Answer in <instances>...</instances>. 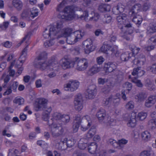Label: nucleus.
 I'll list each match as a JSON object with an SVG mask.
<instances>
[{
  "label": "nucleus",
  "instance_id": "nucleus-60",
  "mask_svg": "<svg viewBox=\"0 0 156 156\" xmlns=\"http://www.w3.org/2000/svg\"><path fill=\"white\" fill-rule=\"evenodd\" d=\"M122 98L124 100H126V97L125 94V91L124 90H122Z\"/></svg>",
  "mask_w": 156,
  "mask_h": 156
},
{
  "label": "nucleus",
  "instance_id": "nucleus-44",
  "mask_svg": "<svg viewBox=\"0 0 156 156\" xmlns=\"http://www.w3.org/2000/svg\"><path fill=\"white\" fill-rule=\"evenodd\" d=\"M105 115V111L104 110L102 113H101V112H98V119L100 120L103 119Z\"/></svg>",
  "mask_w": 156,
  "mask_h": 156
},
{
  "label": "nucleus",
  "instance_id": "nucleus-25",
  "mask_svg": "<svg viewBox=\"0 0 156 156\" xmlns=\"http://www.w3.org/2000/svg\"><path fill=\"white\" fill-rule=\"evenodd\" d=\"M132 54L128 52L123 53L120 56V59L122 61H126L129 59L131 58Z\"/></svg>",
  "mask_w": 156,
  "mask_h": 156
},
{
  "label": "nucleus",
  "instance_id": "nucleus-15",
  "mask_svg": "<svg viewBox=\"0 0 156 156\" xmlns=\"http://www.w3.org/2000/svg\"><path fill=\"white\" fill-rule=\"evenodd\" d=\"M97 87L95 85L91 86L87 90V94L86 95V98L89 99L93 98L97 94Z\"/></svg>",
  "mask_w": 156,
  "mask_h": 156
},
{
  "label": "nucleus",
  "instance_id": "nucleus-47",
  "mask_svg": "<svg viewBox=\"0 0 156 156\" xmlns=\"http://www.w3.org/2000/svg\"><path fill=\"white\" fill-rule=\"evenodd\" d=\"M105 22L106 23H109L111 21L112 18L111 16L108 15H105Z\"/></svg>",
  "mask_w": 156,
  "mask_h": 156
},
{
  "label": "nucleus",
  "instance_id": "nucleus-20",
  "mask_svg": "<svg viewBox=\"0 0 156 156\" xmlns=\"http://www.w3.org/2000/svg\"><path fill=\"white\" fill-rule=\"evenodd\" d=\"M141 136L142 139L146 142L150 140L151 137L150 133L148 131H145L142 132Z\"/></svg>",
  "mask_w": 156,
  "mask_h": 156
},
{
  "label": "nucleus",
  "instance_id": "nucleus-59",
  "mask_svg": "<svg viewBox=\"0 0 156 156\" xmlns=\"http://www.w3.org/2000/svg\"><path fill=\"white\" fill-rule=\"evenodd\" d=\"M79 126V123H78L76 125H73V127H75V128H74L73 131L75 132H76L77 131L78 129Z\"/></svg>",
  "mask_w": 156,
  "mask_h": 156
},
{
  "label": "nucleus",
  "instance_id": "nucleus-21",
  "mask_svg": "<svg viewBox=\"0 0 156 156\" xmlns=\"http://www.w3.org/2000/svg\"><path fill=\"white\" fill-rule=\"evenodd\" d=\"M12 4L18 10H20L23 6L22 2L20 0H13L12 2Z\"/></svg>",
  "mask_w": 156,
  "mask_h": 156
},
{
  "label": "nucleus",
  "instance_id": "nucleus-13",
  "mask_svg": "<svg viewBox=\"0 0 156 156\" xmlns=\"http://www.w3.org/2000/svg\"><path fill=\"white\" fill-rule=\"evenodd\" d=\"M83 45L84 46V51L87 54H89L90 52L93 51L95 49V47L92 44L91 40H87L83 42Z\"/></svg>",
  "mask_w": 156,
  "mask_h": 156
},
{
  "label": "nucleus",
  "instance_id": "nucleus-45",
  "mask_svg": "<svg viewBox=\"0 0 156 156\" xmlns=\"http://www.w3.org/2000/svg\"><path fill=\"white\" fill-rule=\"evenodd\" d=\"M147 42L150 44L153 43L156 44V35L151 37Z\"/></svg>",
  "mask_w": 156,
  "mask_h": 156
},
{
  "label": "nucleus",
  "instance_id": "nucleus-17",
  "mask_svg": "<svg viewBox=\"0 0 156 156\" xmlns=\"http://www.w3.org/2000/svg\"><path fill=\"white\" fill-rule=\"evenodd\" d=\"M116 68V66L111 62L105 63L103 68L106 72H111Z\"/></svg>",
  "mask_w": 156,
  "mask_h": 156
},
{
  "label": "nucleus",
  "instance_id": "nucleus-27",
  "mask_svg": "<svg viewBox=\"0 0 156 156\" xmlns=\"http://www.w3.org/2000/svg\"><path fill=\"white\" fill-rule=\"evenodd\" d=\"M154 153L150 150H145L141 151L139 156H154Z\"/></svg>",
  "mask_w": 156,
  "mask_h": 156
},
{
  "label": "nucleus",
  "instance_id": "nucleus-51",
  "mask_svg": "<svg viewBox=\"0 0 156 156\" xmlns=\"http://www.w3.org/2000/svg\"><path fill=\"white\" fill-rule=\"evenodd\" d=\"M149 5L148 3H146L143 6V8H141L142 11H146L149 8Z\"/></svg>",
  "mask_w": 156,
  "mask_h": 156
},
{
  "label": "nucleus",
  "instance_id": "nucleus-24",
  "mask_svg": "<svg viewBox=\"0 0 156 156\" xmlns=\"http://www.w3.org/2000/svg\"><path fill=\"white\" fill-rule=\"evenodd\" d=\"M52 64L49 65L46 63H43L42 62H41L37 65L36 66L37 68H39L41 70H44L46 69L51 68L52 66Z\"/></svg>",
  "mask_w": 156,
  "mask_h": 156
},
{
  "label": "nucleus",
  "instance_id": "nucleus-57",
  "mask_svg": "<svg viewBox=\"0 0 156 156\" xmlns=\"http://www.w3.org/2000/svg\"><path fill=\"white\" fill-rule=\"evenodd\" d=\"M12 92V90L9 88H8L6 91L3 94L4 95H7L9 94Z\"/></svg>",
  "mask_w": 156,
  "mask_h": 156
},
{
  "label": "nucleus",
  "instance_id": "nucleus-43",
  "mask_svg": "<svg viewBox=\"0 0 156 156\" xmlns=\"http://www.w3.org/2000/svg\"><path fill=\"white\" fill-rule=\"evenodd\" d=\"M124 6L121 3H119L118 4L117 6L116 9L118 10L119 12H122L124 10Z\"/></svg>",
  "mask_w": 156,
  "mask_h": 156
},
{
  "label": "nucleus",
  "instance_id": "nucleus-5",
  "mask_svg": "<svg viewBox=\"0 0 156 156\" xmlns=\"http://www.w3.org/2000/svg\"><path fill=\"white\" fill-rule=\"evenodd\" d=\"M71 30L68 29L66 30L62 36L67 38L66 41L69 44H73L80 39L83 35V33L80 31H77L74 33H71Z\"/></svg>",
  "mask_w": 156,
  "mask_h": 156
},
{
  "label": "nucleus",
  "instance_id": "nucleus-58",
  "mask_svg": "<svg viewBox=\"0 0 156 156\" xmlns=\"http://www.w3.org/2000/svg\"><path fill=\"white\" fill-rule=\"evenodd\" d=\"M11 20L14 23H16L18 21L17 18L15 16H12L11 18Z\"/></svg>",
  "mask_w": 156,
  "mask_h": 156
},
{
  "label": "nucleus",
  "instance_id": "nucleus-42",
  "mask_svg": "<svg viewBox=\"0 0 156 156\" xmlns=\"http://www.w3.org/2000/svg\"><path fill=\"white\" fill-rule=\"evenodd\" d=\"M29 16V13L27 11H24L21 15V17L23 19H27Z\"/></svg>",
  "mask_w": 156,
  "mask_h": 156
},
{
  "label": "nucleus",
  "instance_id": "nucleus-3",
  "mask_svg": "<svg viewBox=\"0 0 156 156\" xmlns=\"http://www.w3.org/2000/svg\"><path fill=\"white\" fill-rule=\"evenodd\" d=\"M62 62V67L63 69L76 66L77 70L82 71L85 69L88 65V63L85 59H79L78 58H76L75 61L71 62L65 59H63Z\"/></svg>",
  "mask_w": 156,
  "mask_h": 156
},
{
  "label": "nucleus",
  "instance_id": "nucleus-34",
  "mask_svg": "<svg viewBox=\"0 0 156 156\" xmlns=\"http://www.w3.org/2000/svg\"><path fill=\"white\" fill-rule=\"evenodd\" d=\"M39 11L36 8L34 7L30 10V16L31 17L34 18L37 16Z\"/></svg>",
  "mask_w": 156,
  "mask_h": 156
},
{
  "label": "nucleus",
  "instance_id": "nucleus-53",
  "mask_svg": "<svg viewBox=\"0 0 156 156\" xmlns=\"http://www.w3.org/2000/svg\"><path fill=\"white\" fill-rule=\"evenodd\" d=\"M20 118L21 119L23 120H24L27 119V115L23 113L20 114Z\"/></svg>",
  "mask_w": 156,
  "mask_h": 156
},
{
  "label": "nucleus",
  "instance_id": "nucleus-14",
  "mask_svg": "<svg viewBox=\"0 0 156 156\" xmlns=\"http://www.w3.org/2000/svg\"><path fill=\"white\" fill-rule=\"evenodd\" d=\"M109 142L115 148H118L120 149L122 147V146L126 144L128 142L127 140L124 139H122L119 140L117 142L116 141L112 139L109 140Z\"/></svg>",
  "mask_w": 156,
  "mask_h": 156
},
{
  "label": "nucleus",
  "instance_id": "nucleus-49",
  "mask_svg": "<svg viewBox=\"0 0 156 156\" xmlns=\"http://www.w3.org/2000/svg\"><path fill=\"white\" fill-rule=\"evenodd\" d=\"M132 136L134 138L137 139L139 137V133L138 131H134L132 133Z\"/></svg>",
  "mask_w": 156,
  "mask_h": 156
},
{
  "label": "nucleus",
  "instance_id": "nucleus-9",
  "mask_svg": "<svg viewBox=\"0 0 156 156\" xmlns=\"http://www.w3.org/2000/svg\"><path fill=\"white\" fill-rule=\"evenodd\" d=\"M79 82L76 80H71L64 85V89L65 90L74 91L78 87Z\"/></svg>",
  "mask_w": 156,
  "mask_h": 156
},
{
  "label": "nucleus",
  "instance_id": "nucleus-36",
  "mask_svg": "<svg viewBox=\"0 0 156 156\" xmlns=\"http://www.w3.org/2000/svg\"><path fill=\"white\" fill-rule=\"evenodd\" d=\"M134 107V102L130 101H129L126 105L125 106L126 108L128 110H131Z\"/></svg>",
  "mask_w": 156,
  "mask_h": 156
},
{
  "label": "nucleus",
  "instance_id": "nucleus-1",
  "mask_svg": "<svg viewBox=\"0 0 156 156\" xmlns=\"http://www.w3.org/2000/svg\"><path fill=\"white\" fill-rule=\"evenodd\" d=\"M7 59L8 61H11V66L9 68V71L7 73H5L2 76V79L4 80L5 83H7L10 78V77L13 76L15 72L14 70L11 69L12 66L15 65L18 68V73L20 75L23 70V68L21 67L22 63L25 60V58H24L22 60L17 61L16 58L14 57V55L10 53L9 51H5L3 55L0 57V60Z\"/></svg>",
  "mask_w": 156,
  "mask_h": 156
},
{
  "label": "nucleus",
  "instance_id": "nucleus-10",
  "mask_svg": "<svg viewBox=\"0 0 156 156\" xmlns=\"http://www.w3.org/2000/svg\"><path fill=\"white\" fill-rule=\"evenodd\" d=\"M83 99L81 94H79L75 97L74 101L75 108L77 111L81 110L83 108Z\"/></svg>",
  "mask_w": 156,
  "mask_h": 156
},
{
  "label": "nucleus",
  "instance_id": "nucleus-40",
  "mask_svg": "<svg viewBox=\"0 0 156 156\" xmlns=\"http://www.w3.org/2000/svg\"><path fill=\"white\" fill-rule=\"evenodd\" d=\"M107 120L108 121V125L110 126H115L116 125V120L113 119H111L110 117H108Z\"/></svg>",
  "mask_w": 156,
  "mask_h": 156
},
{
  "label": "nucleus",
  "instance_id": "nucleus-2",
  "mask_svg": "<svg viewBox=\"0 0 156 156\" xmlns=\"http://www.w3.org/2000/svg\"><path fill=\"white\" fill-rule=\"evenodd\" d=\"M62 26V23L60 24H57V27H55L52 25H50L49 30L47 29H46L44 32L43 33V36L46 39L51 38L48 43L45 42L44 45L45 46H50L54 44V42H52V39L56 38H58L62 37V35L60 36L62 33V31H59V29Z\"/></svg>",
  "mask_w": 156,
  "mask_h": 156
},
{
  "label": "nucleus",
  "instance_id": "nucleus-32",
  "mask_svg": "<svg viewBox=\"0 0 156 156\" xmlns=\"http://www.w3.org/2000/svg\"><path fill=\"white\" fill-rule=\"evenodd\" d=\"M147 116V112H141L138 113L137 118L140 120L142 121L145 119Z\"/></svg>",
  "mask_w": 156,
  "mask_h": 156
},
{
  "label": "nucleus",
  "instance_id": "nucleus-61",
  "mask_svg": "<svg viewBox=\"0 0 156 156\" xmlns=\"http://www.w3.org/2000/svg\"><path fill=\"white\" fill-rule=\"evenodd\" d=\"M30 79V77L28 76H26L24 77V82L27 83L29 81V79Z\"/></svg>",
  "mask_w": 156,
  "mask_h": 156
},
{
  "label": "nucleus",
  "instance_id": "nucleus-54",
  "mask_svg": "<svg viewBox=\"0 0 156 156\" xmlns=\"http://www.w3.org/2000/svg\"><path fill=\"white\" fill-rule=\"evenodd\" d=\"M107 81L106 79H98V83L100 84H103L105 82Z\"/></svg>",
  "mask_w": 156,
  "mask_h": 156
},
{
  "label": "nucleus",
  "instance_id": "nucleus-26",
  "mask_svg": "<svg viewBox=\"0 0 156 156\" xmlns=\"http://www.w3.org/2000/svg\"><path fill=\"white\" fill-rule=\"evenodd\" d=\"M132 16H133V21L136 24H140L142 21L141 16L140 15H135L136 14H131Z\"/></svg>",
  "mask_w": 156,
  "mask_h": 156
},
{
  "label": "nucleus",
  "instance_id": "nucleus-11",
  "mask_svg": "<svg viewBox=\"0 0 156 156\" xmlns=\"http://www.w3.org/2000/svg\"><path fill=\"white\" fill-rule=\"evenodd\" d=\"M120 94L119 93L116 94L115 96H114L113 98L112 96H110L105 101V104L106 105H108L109 104L112 103L114 106L118 105L119 103Z\"/></svg>",
  "mask_w": 156,
  "mask_h": 156
},
{
  "label": "nucleus",
  "instance_id": "nucleus-52",
  "mask_svg": "<svg viewBox=\"0 0 156 156\" xmlns=\"http://www.w3.org/2000/svg\"><path fill=\"white\" fill-rule=\"evenodd\" d=\"M18 85V83L17 82H14L13 83L12 86V88L14 90H16V89L17 86Z\"/></svg>",
  "mask_w": 156,
  "mask_h": 156
},
{
  "label": "nucleus",
  "instance_id": "nucleus-30",
  "mask_svg": "<svg viewBox=\"0 0 156 156\" xmlns=\"http://www.w3.org/2000/svg\"><path fill=\"white\" fill-rule=\"evenodd\" d=\"M147 97V95L144 93L139 94L135 97V98L138 100L139 102H141L144 100Z\"/></svg>",
  "mask_w": 156,
  "mask_h": 156
},
{
  "label": "nucleus",
  "instance_id": "nucleus-19",
  "mask_svg": "<svg viewBox=\"0 0 156 156\" xmlns=\"http://www.w3.org/2000/svg\"><path fill=\"white\" fill-rule=\"evenodd\" d=\"M140 11H142L141 5L140 4L135 5L131 8L129 12L130 14H136Z\"/></svg>",
  "mask_w": 156,
  "mask_h": 156
},
{
  "label": "nucleus",
  "instance_id": "nucleus-18",
  "mask_svg": "<svg viewBox=\"0 0 156 156\" xmlns=\"http://www.w3.org/2000/svg\"><path fill=\"white\" fill-rule=\"evenodd\" d=\"M146 61V59L144 56L140 55L137 58H135L134 60V63L137 65H143Z\"/></svg>",
  "mask_w": 156,
  "mask_h": 156
},
{
  "label": "nucleus",
  "instance_id": "nucleus-6",
  "mask_svg": "<svg viewBox=\"0 0 156 156\" xmlns=\"http://www.w3.org/2000/svg\"><path fill=\"white\" fill-rule=\"evenodd\" d=\"M47 102L48 101L46 99L40 98L38 100V105L35 106L36 110H39L40 108L42 107L44 108L42 118L45 121L48 120L50 113L51 110V107L47 105Z\"/></svg>",
  "mask_w": 156,
  "mask_h": 156
},
{
  "label": "nucleus",
  "instance_id": "nucleus-8",
  "mask_svg": "<svg viewBox=\"0 0 156 156\" xmlns=\"http://www.w3.org/2000/svg\"><path fill=\"white\" fill-rule=\"evenodd\" d=\"M100 51L107 54L108 52L111 51L116 56L119 54V51L118 50V47L116 45L112 47L108 44H104L101 48Z\"/></svg>",
  "mask_w": 156,
  "mask_h": 156
},
{
  "label": "nucleus",
  "instance_id": "nucleus-12",
  "mask_svg": "<svg viewBox=\"0 0 156 156\" xmlns=\"http://www.w3.org/2000/svg\"><path fill=\"white\" fill-rule=\"evenodd\" d=\"M136 113L133 112L127 120V125L128 127L131 128L135 127L137 124V122L136 119Z\"/></svg>",
  "mask_w": 156,
  "mask_h": 156
},
{
  "label": "nucleus",
  "instance_id": "nucleus-63",
  "mask_svg": "<svg viewBox=\"0 0 156 156\" xmlns=\"http://www.w3.org/2000/svg\"><path fill=\"white\" fill-rule=\"evenodd\" d=\"M151 115L153 119L155 120V119H156V112H152Z\"/></svg>",
  "mask_w": 156,
  "mask_h": 156
},
{
  "label": "nucleus",
  "instance_id": "nucleus-28",
  "mask_svg": "<svg viewBox=\"0 0 156 156\" xmlns=\"http://www.w3.org/2000/svg\"><path fill=\"white\" fill-rule=\"evenodd\" d=\"M130 49L132 52V53L131 54L132 55L130 56L131 57L133 56H135L138 53L140 49V48L134 45H132L130 46Z\"/></svg>",
  "mask_w": 156,
  "mask_h": 156
},
{
  "label": "nucleus",
  "instance_id": "nucleus-22",
  "mask_svg": "<svg viewBox=\"0 0 156 156\" xmlns=\"http://www.w3.org/2000/svg\"><path fill=\"white\" fill-rule=\"evenodd\" d=\"M144 71L141 69L140 68H135L133 69L132 74V75L134 76L137 75L138 77H140L143 76L144 74Z\"/></svg>",
  "mask_w": 156,
  "mask_h": 156
},
{
  "label": "nucleus",
  "instance_id": "nucleus-55",
  "mask_svg": "<svg viewBox=\"0 0 156 156\" xmlns=\"http://www.w3.org/2000/svg\"><path fill=\"white\" fill-rule=\"evenodd\" d=\"M104 59L102 57L100 56L98 58V64H101L104 61Z\"/></svg>",
  "mask_w": 156,
  "mask_h": 156
},
{
  "label": "nucleus",
  "instance_id": "nucleus-7",
  "mask_svg": "<svg viewBox=\"0 0 156 156\" xmlns=\"http://www.w3.org/2000/svg\"><path fill=\"white\" fill-rule=\"evenodd\" d=\"M117 20L118 22L120 23L119 24V27L120 28L122 29H126L127 30L125 34H129V35L132 33L133 31L132 29L129 30V31H128L129 30V29L132 28H131V25L129 23L128 20L126 19V16L125 14H122V16H118L117 18Z\"/></svg>",
  "mask_w": 156,
  "mask_h": 156
},
{
  "label": "nucleus",
  "instance_id": "nucleus-23",
  "mask_svg": "<svg viewBox=\"0 0 156 156\" xmlns=\"http://www.w3.org/2000/svg\"><path fill=\"white\" fill-rule=\"evenodd\" d=\"M111 6L108 4H102L99 6V9L101 12H108L110 10Z\"/></svg>",
  "mask_w": 156,
  "mask_h": 156
},
{
  "label": "nucleus",
  "instance_id": "nucleus-50",
  "mask_svg": "<svg viewBox=\"0 0 156 156\" xmlns=\"http://www.w3.org/2000/svg\"><path fill=\"white\" fill-rule=\"evenodd\" d=\"M150 69L153 73L156 74V63L152 65Z\"/></svg>",
  "mask_w": 156,
  "mask_h": 156
},
{
  "label": "nucleus",
  "instance_id": "nucleus-37",
  "mask_svg": "<svg viewBox=\"0 0 156 156\" xmlns=\"http://www.w3.org/2000/svg\"><path fill=\"white\" fill-rule=\"evenodd\" d=\"M123 87L125 88L128 91H130L132 87V84L131 83L128 82H126L123 85Z\"/></svg>",
  "mask_w": 156,
  "mask_h": 156
},
{
  "label": "nucleus",
  "instance_id": "nucleus-48",
  "mask_svg": "<svg viewBox=\"0 0 156 156\" xmlns=\"http://www.w3.org/2000/svg\"><path fill=\"white\" fill-rule=\"evenodd\" d=\"M154 48V45H149L145 46L144 47V50L147 51H150L153 50Z\"/></svg>",
  "mask_w": 156,
  "mask_h": 156
},
{
  "label": "nucleus",
  "instance_id": "nucleus-31",
  "mask_svg": "<svg viewBox=\"0 0 156 156\" xmlns=\"http://www.w3.org/2000/svg\"><path fill=\"white\" fill-rule=\"evenodd\" d=\"M129 79L131 78V81L138 87H142L143 86V84L140 80H137L136 78H131L130 75L129 76Z\"/></svg>",
  "mask_w": 156,
  "mask_h": 156
},
{
  "label": "nucleus",
  "instance_id": "nucleus-16",
  "mask_svg": "<svg viewBox=\"0 0 156 156\" xmlns=\"http://www.w3.org/2000/svg\"><path fill=\"white\" fill-rule=\"evenodd\" d=\"M156 102V95H151L146 101L145 106L148 108L150 107Z\"/></svg>",
  "mask_w": 156,
  "mask_h": 156
},
{
  "label": "nucleus",
  "instance_id": "nucleus-39",
  "mask_svg": "<svg viewBox=\"0 0 156 156\" xmlns=\"http://www.w3.org/2000/svg\"><path fill=\"white\" fill-rule=\"evenodd\" d=\"M9 23L8 21H5L0 25V27L3 30H5L8 27Z\"/></svg>",
  "mask_w": 156,
  "mask_h": 156
},
{
  "label": "nucleus",
  "instance_id": "nucleus-29",
  "mask_svg": "<svg viewBox=\"0 0 156 156\" xmlns=\"http://www.w3.org/2000/svg\"><path fill=\"white\" fill-rule=\"evenodd\" d=\"M98 72V66L95 64L92 66L88 71V73L89 75H92Z\"/></svg>",
  "mask_w": 156,
  "mask_h": 156
},
{
  "label": "nucleus",
  "instance_id": "nucleus-35",
  "mask_svg": "<svg viewBox=\"0 0 156 156\" xmlns=\"http://www.w3.org/2000/svg\"><path fill=\"white\" fill-rule=\"evenodd\" d=\"M146 86L150 90H154L156 89V86L151 82L147 83Z\"/></svg>",
  "mask_w": 156,
  "mask_h": 156
},
{
  "label": "nucleus",
  "instance_id": "nucleus-46",
  "mask_svg": "<svg viewBox=\"0 0 156 156\" xmlns=\"http://www.w3.org/2000/svg\"><path fill=\"white\" fill-rule=\"evenodd\" d=\"M2 45L5 47L7 48H10L12 45V43L9 41H6L2 43Z\"/></svg>",
  "mask_w": 156,
  "mask_h": 156
},
{
  "label": "nucleus",
  "instance_id": "nucleus-56",
  "mask_svg": "<svg viewBox=\"0 0 156 156\" xmlns=\"http://www.w3.org/2000/svg\"><path fill=\"white\" fill-rule=\"evenodd\" d=\"M36 86L37 87H39L41 86V82L40 80H37L36 82Z\"/></svg>",
  "mask_w": 156,
  "mask_h": 156
},
{
  "label": "nucleus",
  "instance_id": "nucleus-33",
  "mask_svg": "<svg viewBox=\"0 0 156 156\" xmlns=\"http://www.w3.org/2000/svg\"><path fill=\"white\" fill-rule=\"evenodd\" d=\"M24 99L22 97H17L15 98L13 101L14 103L19 105H20L24 103Z\"/></svg>",
  "mask_w": 156,
  "mask_h": 156
},
{
  "label": "nucleus",
  "instance_id": "nucleus-64",
  "mask_svg": "<svg viewBox=\"0 0 156 156\" xmlns=\"http://www.w3.org/2000/svg\"><path fill=\"white\" fill-rule=\"evenodd\" d=\"M52 93H56L57 94H61L60 91L58 89H55L53 90Z\"/></svg>",
  "mask_w": 156,
  "mask_h": 156
},
{
  "label": "nucleus",
  "instance_id": "nucleus-38",
  "mask_svg": "<svg viewBox=\"0 0 156 156\" xmlns=\"http://www.w3.org/2000/svg\"><path fill=\"white\" fill-rule=\"evenodd\" d=\"M156 32V26H150L147 29L148 33H153Z\"/></svg>",
  "mask_w": 156,
  "mask_h": 156
},
{
  "label": "nucleus",
  "instance_id": "nucleus-62",
  "mask_svg": "<svg viewBox=\"0 0 156 156\" xmlns=\"http://www.w3.org/2000/svg\"><path fill=\"white\" fill-rule=\"evenodd\" d=\"M0 16L3 18H5V13L2 11H0Z\"/></svg>",
  "mask_w": 156,
  "mask_h": 156
},
{
  "label": "nucleus",
  "instance_id": "nucleus-4",
  "mask_svg": "<svg viewBox=\"0 0 156 156\" xmlns=\"http://www.w3.org/2000/svg\"><path fill=\"white\" fill-rule=\"evenodd\" d=\"M65 2V0L63 1L57 7V11L60 12V15L58 17L64 19L66 20H72L74 18L76 17V15L74 14L73 10L70 7L66 8L62 12Z\"/></svg>",
  "mask_w": 156,
  "mask_h": 156
},
{
  "label": "nucleus",
  "instance_id": "nucleus-41",
  "mask_svg": "<svg viewBox=\"0 0 156 156\" xmlns=\"http://www.w3.org/2000/svg\"><path fill=\"white\" fill-rule=\"evenodd\" d=\"M149 123L152 129H154L156 127V120L154 119L151 120Z\"/></svg>",
  "mask_w": 156,
  "mask_h": 156
}]
</instances>
